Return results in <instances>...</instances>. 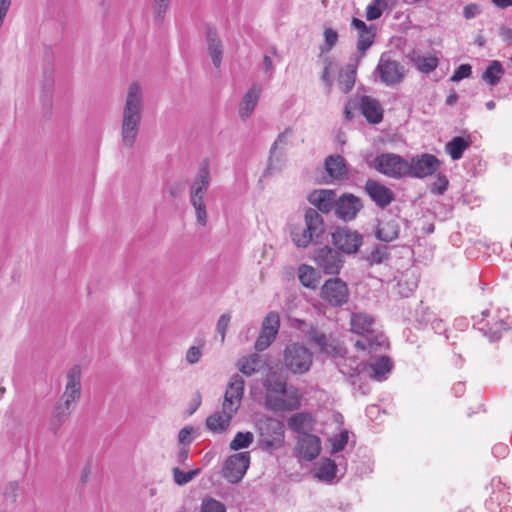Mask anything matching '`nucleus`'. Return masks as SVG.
<instances>
[{
	"mask_svg": "<svg viewBox=\"0 0 512 512\" xmlns=\"http://www.w3.org/2000/svg\"><path fill=\"white\" fill-rule=\"evenodd\" d=\"M325 232L326 225L322 215L312 207L304 208L301 220L289 223L291 241L297 248L320 243Z\"/></svg>",
	"mask_w": 512,
	"mask_h": 512,
	"instance_id": "f257e3e1",
	"label": "nucleus"
},
{
	"mask_svg": "<svg viewBox=\"0 0 512 512\" xmlns=\"http://www.w3.org/2000/svg\"><path fill=\"white\" fill-rule=\"evenodd\" d=\"M143 106L140 86L137 83L130 84L123 108L121 126L122 144L127 148H131L136 141L142 119Z\"/></svg>",
	"mask_w": 512,
	"mask_h": 512,
	"instance_id": "f03ea898",
	"label": "nucleus"
},
{
	"mask_svg": "<svg viewBox=\"0 0 512 512\" xmlns=\"http://www.w3.org/2000/svg\"><path fill=\"white\" fill-rule=\"evenodd\" d=\"M374 324V317L366 312L351 313V331L362 336V339L355 342L356 348L372 353L388 347L387 337L377 332L374 329Z\"/></svg>",
	"mask_w": 512,
	"mask_h": 512,
	"instance_id": "7ed1b4c3",
	"label": "nucleus"
},
{
	"mask_svg": "<svg viewBox=\"0 0 512 512\" xmlns=\"http://www.w3.org/2000/svg\"><path fill=\"white\" fill-rule=\"evenodd\" d=\"M210 186V171L207 164L202 165L195 175L190 186L189 200L196 214L197 224L206 226L207 210L204 201Z\"/></svg>",
	"mask_w": 512,
	"mask_h": 512,
	"instance_id": "20e7f679",
	"label": "nucleus"
},
{
	"mask_svg": "<svg viewBox=\"0 0 512 512\" xmlns=\"http://www.w3.org/2000/svg\"><path fill=\"white\" fill-rule=\"evenodd\" d=\"M260 448L267 452H272L281 448L285 439L284 423L278 419L266 417L260 419L257 423Z\"/></svg>",
	"mask_w": 512,
	"mask_h": 512,
	"instance_id": "39448f33",
	"label": "nucleus"
},
{
	"mask_svg": "<svg viewBox=\"0 0 512 512\" xmlns=\"http://www.w3.org/2000/svg\"><path fill=\"white\" fill-rule=\"evenodd\" d=\"M369 166L393 179L404 178L409 172L408 161L395 153H381L369 163Z\"/></svg>",
	"mask_w": 512,
	"mask_h": 512,
	"instance_id": "423d86ee",
	"label": "nucleus"
},
{
	"mask_svg": "<svg viewBox=\"0 0 512 512\" xmlns=\"http://www.w3.org/2000/svg\"><path fill=\"white\" fill-rule=\"evenodd\" d=\"M283 363L293 374H304L312 365V353L302 344L291 343L284 350Z\"/></svg>",
	"mask_w": 512,
	"mask_h": 512,
	"instance_id": "0eeeda50",
	"label": "nucleus"
},
{
	"mask_svg": "<svg viewBox=\"0 0 512 512\" xmlns=\"http://www.w3.org/2000/svg\"><path fill=\"white\" fill-rule=\"evenodd\" d=\"M331 241L341 254L354 255L363 245V235L347 226L336 227L331 234Z\"/></svg>",
	"mask_w": 512,
	"mask_h": 512,
	"instance_id": "6e6552de",
	"label": "nucleus"
},
{
	"mask_svg": "<svg viewBox=\"0 0 512 512\" xmlns=\"http://www.w3.org/2000/svg\"><path fill=\"white\" fill-rule=\"evenodd\" d=\"M313 260L320 271L329 275H338L345 262L343 255L329 246L317 248Z\"/></svg>",
	"mask_w": 512,
	"mask_h": 512,
	"instance_id": "1a4fd4ad",
	"label": "nucleus"
},
{
	"mask_svg": "<svg viewBox=\"0 0 512 512\" xmlns=\"http://www.w3.org/2000/svg\"><path fill=\"white\" fill-rule=\"evenodd\" d=\"M349 295L346 282L338 277L326 280L320 292L322 300L332 307H341L346 304Z\"/></svg>",
	"mask_w": 512,
	"mask_h": 512,
	"instance_id": "9d476101",
	"label": "nucleus"
},
{
	"mask_svg": "<svg viewBox=\"0 0 512 512\" xmlns=\"http://www.w3.org/2000/svg\"><path fill=\"white\" fill-rule=\"evenodd\" d=\"M375 73L378 74L381 83L386 86H393L404 79L406 70L398 61L391 59L386 54H382Z\"/></svg>",
	"mask_w": 512,
	"mask_h": 512,
	"instance_id": "9b49d317",
	"label": "nucleus"
},
{
	"mask_svg": "<svg viewBox=\"0 0 512 512\" xmlns=\"http://www.w3.org/2000/svg\"><path fill=\"white\" fill-rule=\"evenodd\" d=\"M363 207L360 197L352 193H343L336 198L334 216L343 222H351L357 218Z\"/></svg>",
	"mask_w": 512,
	"mask_h": 512,
	"instance_id": "f8f14e48",
	"label": "nucleus"
},
{
	"mask_svg": "<svg viewBox=\"0 0 512 512\" xmlns=\"http://www.w3.org/2000/svg\"><path fill=\"white\" fill-rule=\"evenodd\" d=\"M250 464V453L239 452L229 456L222 469V476L230 483L242 480Z\"/></svg>",
	"mask_w": 512,
	"mask_h": 512,
	"instance_id": "ddd939ff",
	"label": "nucleus"
},
{
	"mask_svg": "<svg viewBox=\"0 0 512 512\" xmlns=\"http://www.w3.org/2000/svg\"><path fill=\"white\" fill-rule=\"evenodd\" d=\"M279 327V314L275 311L269 312L262 322L260 333L255 341V349L259 352L266 350L275 340Z\"/></svg>",
	"mask_w": 512,
	"mask_h": 512,
	"instance_id": "4468645a",
	"label": "nucleus"
},
{
	"mask_svg": "<svg viewBox=\"0 0 512 512\" xmlns=\"http://www.w3.org/2000/svg\"><path fill=\"white\" fill-rule=\"evenodd\" d=\"M409 172L407 176L413 178H425L433 175L440 167L439 159L433 155L424 153L420 156L412 157L408 161Z\"/></svg>",
	"mask_w": 512,
	"mask_h": 512,
	"instance_id": "2eb2a0df",
	"label": "nucleus"
},
{
	"mask_svg": "<svg viewBox=\"0 0 512 512\" xmlns=\"http://www.w3.org/2000/svg\"><path fill=\"white\" fill-rule=\"evenodd\" d=\"M305 337L307 338L310 345L318 348L319 353L331 355L333 357L343 356L345 350L339 345L331 342L327 335L317 327L310 326L307 331H305Z\"/></svg>",
	"mask_w": 512,
	"mask_h": 512,
	"instance_id": "dca6fc26",
	"label": "nucleus"
},
{
	"mask_svg": "<svg viewBox=\"0 0 512 512\" xmlns=\"http://www.w3.org/2000/svg\"><path fill=\"white\" fill-rule=\"evenodd\" d=\"M81 396V368L79 365L72 366L67 373V383L64 393L59 402L67 404L75 409Z\"/></svg>",
	"mask_w": 512,
	"mask_h": 512,
	"instance_id": "f3484780",
	"label": "nucleus"
},
{
	"mask_svg": "<svg viewBox=\"0 0 512 512\" xmlns=\"http://www.w3.org/2000/svg\"><path fill=\"white\" fill-rule=\"evenodd\" d=\"M244 385V379L239 374L231 377L224 395L223 410H228L229 413L237 412L243 397Z\"/></svg>",
	"mask_w": 512,
	"mask_h": 512,
	"instance_id": "a211bd4d",
	"label": "nucleus"
},
{
	"mask_svg": "<svg viewBox=\"0 0 512 512\" xmlns=\"http://www.w3.org/2000/svg\"><path fill=\"white\" fill-rule=\"evenodd\" d=\"M352 28L358 32L357 50L360 54L355 58L357 62L364 57L365 52L372 46L376 37V28L374 25H367L359 18H353L351 21Z\"/></svg>",
	"mask_w": 512,
	"mask_h": 512,
	"instance_id": "6ab92c4d",
	"label": "nucleus"
},
{
	"mask_svg": "<svg viewBox=\"0 0 512 512\" xmlns=\"http://www.w3.org/2000/svg\"><path fill=\"white\" fill-rule=\"evenodd\" d=\"M364 191L379 208H386L394 199V192L374 179H368L364 185Z\"/></svg>",
	"mask_w": 512,
	"mask_h": 512,
	"instance_id": "aec40b11",
	"label": "nucleus"
},
{
	"mask_svg": "<svg viewBox=\"0 0 512 512\" xmlns=\"http://www.w3.org/2000/svg\"><path fill=\"white\" fill-rule=\"evenodd\" d=\"M337 194L331 189H317L309 193L307 199L319 213L334 212Z\"/></svg>",
	"mask_w": 512,
	"mask_h": 512,
	"instance_id": "412c9836",
	"label": "nucleus"
},
{
	"mask_svg": "<svg viewBox=\"0 0 512 512\" xmlns=\"http://www.w3.org/2000/svg\"><path fill=\"white\" fill-rule=\"evenodd\" d=\"M296 450L299 457L307 461H312L321 452V440L318 436L313 434L299 436Z\"/></svg>",
	"mask_w": 512,
	"mask_h": 512,
	"instance_id": "4be33fe9",
	"label": "nucleus"
},
{
	"mask_svg": "<svg viewBox=\"0 0 512 512\" xmlns=\"http://www.w3.org/2000/svg\"><path fill=\"white\" fill-rule=\"evenodd\" d=\"M393 368L391 359L387 356H380L365 362L364 376L374 380L382 381L387 378Z\"/></svg>",
	"mask_w": 512,
	"mask_h": 512,
	"instance_id": "5701e85b",
	"label": "nucleus"
},
{
	"mask_svg": "<svg viewBox=\"0 0 512 512\" xmlns=\"http://www.w3.org/2000/svg\"><path fill=\"white\" fill-rule=\"evenodd\" d=\"M292 134V130L290 128H286L283 132H281L274 143L272 144L269 152V159L267 168L265 171V175L271 174L275 169H278L282 163L283 152H278L279 146H285L288 143V137Z\"/></svg>",
	"mask_w": 512,
	"mask_h": 512,
	"instance_id": "b1692460",
	"label": "nucleus"
},
{
	"mask_svg": "<svg viewBox=\"0 0 512 512\" xmlns=\"http://www.w3.org/2000/svg\"><path fill=\"white\" fill-rule=\"evenodd\" d=\"M360 110L366 120L371 124H378L383 119V109L378 100L371 96H362Z\"/></svg>",
	"mask_w": 512,
	"mask_h": 512,
	"instance_id": "393cba45",
	"label": "nucleus"
},
{
	"mask_svg": "<svg viewBox=\"0 0 512 512\" xmlns=\"http://www.w3.org/2000/svg\"><path fill=\"white\" fill-rule=\"evenodd\" d=\"M266 406L274 411H291L298 409L300 406V397L296 389H292L289 394V399L286 400L281 397H266Z\"/></svg>",
	"mask_w": 512,
	"mask_h": 512,
	"instance_id": "a878e982",
	"label": "nucleus"
},
{
	"mask_svg": "<svg viewBox=\"0 0 512 512\" xmlns=\"http://www.w3.org/2000/svg\"><path fill=\"white\" fill-rule=\"evenodd\" d=\"M314 424L315 420L312 415L307 412L293 414L287 420L288 428L300 434V436L310 434L309 432L313 430Z\"/></svg>",
	"mask_w": 512,
	"mask_h": 512,
	"instance_id": "bb28decb",
	"label": "nucleus"
},
{
	"mask_svg": "<svg viewBox=\"0 0 512 512\" xmlns=\"http://www.w3.org/2000/svg\"><path fill=\"white\" fill-rule=\"evenodd\" d=\"M400 234V225L398 220L390 219V220H382L379 221L376 229H375V237L382 242H392L399 237Z\"/></svg>",
	"mask_w": 512,
	"mask_h": 512,
	"instance_id": "cd10ccee",
	"label": "nucleus"
},
{
	"mask_svg": "<svg viewBox=\"0 0 512 512\" xmlns=\"http://www.w3.org/2000/svg\"><path fill=\"white\" fill-rule=\"evenodd\" d=\"M73 410L67 404L58 401L51 412L49 430L56 435L63 424L69 419Z\"/></svg>",
	"mask_w": 512,
	"mask_h": 512,
	"instance_id": "c85d7f7f",
	"label": "nucleus"
},
{
	"mask_svg": "<svg viewBox=\"0 0 512 512\" xmlns=\"http://www.w3.org/2000/svg\"><path fill=\"white\" fill-rule=\"evenodd\" d=\"M325 171L334 180H341L347 176L346 160L341 155H329L325 159Z\"/></svg>",
	"mask_w": 512,
	"mask_h": 512,
	"instance_id": "c756f323",
	"label": "nucleus"
},
{
	"mask_svg": "<svg viewBox=\"0 0 512 512\" xmlns=\"http://www.w3.org/2000/svg\"><path fill=\"white\" fill-rule=\"evenodd\" d=\"M260 93L261 88L257 85H253L252 88L244 94L239 104V116L242 120H246L251 116L259 101Z\"/></svg>",
	"mask_w": 512,
	"mask_h": 512,
	"instance_id": "7c9ffc66",
	"label": "nucleus"
},
{
	"mask_svg": "<svg viewBox=\"0 0 512 512\" xmlns=\"http://www.w3.org/2000/svg\"><path fill=\"white\" fill-rule=\"evenodd\" d=\"M206 40L208 52L212 59L213 65L219 68L223 57V46L220 38L215 29L208 28L206 31Z\"/></svg>",
	"mask_w": 512,
	"mask_h": 512,
	"instance_id": "2f4dec72",
	"label": "nucleus"
},
{
	"mask_svg": "<svg viewBox=\"0 0 512 512\" xmlns=\"http://www.w3.org/2000/svg\"><path fill=\"white\" fill-rule=\"evenodd\" d=\"M359 62L355 59L354 63H348L340 72L338 76L339 89L344 93H349L354 85L357 74V67Z\"/></svg>",
	"mask_w": 512,
	"mask_h": 512,
	"instance_id": "473e14b6",
	"label": "nucleus"
},
{
	"mask_svg": "<svg viewBox=\"0 0 512 512\" xmlns=\"http://www.w3.org/2000/svg\"><path fill=\"white\" fill-rule=\"evenodd\" d=\"M263 386L268 392L284 395L287 393V381L281 372L270 371L267 373Z\"/></svg>",
	"mask_w": 512,
	"mask_h": 512,
	"instance_id": "72a5a7b5",
	"label": "nucleus"
},
{
	"mask_svg": "<svg viewBox=\"0 0 512 512\" xmlns=\"http://www.w3.org/2000/svg\"><path fill=\"white\" fill-rule=\"evenodd\" d=\"M479 331L486 336L490 342L498 341L502 337V331L509 330L510 325L503 319L495 321L493 324L484 323L482 325V321L478 323Z\"/></svg>",
	"mask_w": 512,
	"mask_h": 512,
	"instance_id": "f704fd0d",
	"label": "nucleus"
},
{
	"mask_svg": "<svg viewBox=\"0 0 512 512\" xmlns=\"http://www.w3.org/2000/svg\"><path fill=\"white\" fill-rule=\"evenodd\" d=\"M339 370L350 378L364 376L365 362L358 358H344L342 362H338Z\"/></svg>",
	"mask_w": 512,
	"mask_h": 512,
	"instance_id": "c9c22d12",
	"label": "nucleus"
},
{
	"mask_svg": "<svg viewBox=\"0 0 512 512\" xmlns=\"http://www.w3.org/2000/svg\"><path fill=\"white\" fill-rule=\"evenodd\" d=\"M234 414L222 409V413H215L206 419V426L212 432H222L228 428Z\"/></svg>",
	"mask_w": 512,
	"mask_h": 512,
	"instance_id": "e433bc0d",
	"label": "nucleus"
},
{
	"mask_svg": "<svg viewBox=\"0 0 512 512\" xmlns=\"http://www.w3.org/2000/svg\"><path fill=\"white\" fill-rule=\"evenodd\" d=\"M470 146L471 140L469 138L465 139L461 136H456L446 144L445 150L452 160H459L462 158L464 151Z\"/></svg>",
	"mask_w": 512,
	"mask_h": 512,
	"instance_id": "4c0bfd02",
	"label": "nucleus"
},
{
	"mask_svg": "<svg viewBox=\"0 0 512 512\" xmlns=\"http://www.w3.org/2000/svg\"><path fill=\"white\" fill-rule=\"evenodd\" d=\"M263 365L262 358L259 354H251L248 357H243L237 363L238 369L246 376H252L258 372Z\"/></svg>",
	"mask_w": 512,
	"mask_h": 512,
	"instance_id": "58836bf2",
	"label": "nucleus"
},
{
	"mask_svg": "<svg viewBox=\"0 0 512 512\" xmlns=\"http://www.w3.org/2000/svg\"><path fill=\"white\" fill-rule=\"evenodd\" d=\"M504 73L505 70L501 62L493 60L483 72L482 80L489 86H496L500 82Z\"/></svg>",
	"mask_w": 512,
	"mask_h": 512,
	"instance_id": "ea45409f",
	"label": "nucleus"
},
{
	"mask_svg": "<svg viewBox=\"0 0 512 512\" xmlns=\"http://www.w3.org/2000/svg\"><path fill=\"white\" fill-rule=\"evenodd\" d=\"M298 278L300 283L310 289H315L319 284V275L312 266L302 264L298 269Z\"/></svg>",
	"mask_w": 512,
	"mask_h": 512,
	"instance_id": "a19ab883",
	"label": "nucleus"
},
{
	"mask_svg": "<svg viewBox=\"0 0 512 512\" xmlns=\"http://www.w3.org/2000/svg\"><path fill=\"white\" fill-rule=\"evenodd\" d=\"M411 60L415 64L417 69L424 74H429V73L433 72L439 64L438 58L436 56H432V55H429V56L417 55V56H413L411 58Z\"/></svg>",
	"mask_w": 512,
	"mask_h": 512,
	"instance_id": "79ce46f5",
	"label": "nucleus"
},
{
	"mask_svg": "<svg viewBox=\"0 0 512 512\" xmlns=\"http://www.w3.org/2000/svg\"><path fill=\"white\" fill-rule=\"evenodd\" d=\"M337 465L331 459H325L317 468L316 477L322 481L332 482L336 476Z\"/></svg>",
	"mask_w": 512,
	"mask_h": 512,
	"instance_id": "37998d69",
	"label": "nucleus"
},
{
	"mask_svg": "<svg viewBox=\"0 0 512 512\" xmlns=\"http://www.w3.org/2000/svg\"><path fill=\"white\" fill-rule=\"evenodd\" d=\"M389 249L385 245H375L365 257L370 265L381 264L389 258Z\"/></svg>",
	"mask_w": 512,
	"mask_h": 512,
	"instance_id": "c03bdc74",
	"label": "nucleus"
},
{
	"mask_svg": "<svg viewBox=\"0 0 512 512\" xmlns=\"http://www.w3.org/2000/svg\"><path fill=\"white\" fill-rule=\"evenodd\" d=\"M200 469H194L187 472L182 471L178 467L172 469L173 480L179 486H184L192 481L199 473Z\"/></svg>",
	"mask_w": 512,
	"mask_h": 512,
	"instance_id": "a18cd8bd",
	"label": "nucleus"
},
{
	"mask_svg": "<svg viewBox=\"0 0 512 512\" xmlns=\"http://www.w3.org/2000/svg\"><path fill=\"white\" fill-rule=\"evenodd\" d=\"M253 439L254 436L251 432H237L230 442L229 448L234 451L247 448L253 442Z\"/></svg>",
	"mask_w": 512,
	"mask_h": 512,
	"instance_id": "49530a36",
	"label": "nucleus"
},
{
	"mask_svg": "<svg viewBox=\"0 0 512 512\" xmlns=\"http://www.w3.org/2000/svg\"><path fill=\"white\" fill-rule=\"evenodd\" d=\"M200 512H226V507L222 502L208 497L202 500Z\"/></svg>",
	"mask_w": 512,
	"mask_h": 512,
	"instance_id": "de8ad7c7",
	"label": "nucleus"
},
{
	"mask_svg": "<svg viewBox=\"0 0 512 512\" xmlns=\"http://www.w3.org/2000/svg\"><path fill=\"white\" fill-rule=\"evenodd\" d=\"M449 181L445 175H438L436 181L431 184L430 191L436 195H442L447 190Z\"/></svg>",
	"mask_w": 512,
	"mask_h": 512,
	"instance_id": "09e8293b",
	"label": "nucleus"
},
{
	"mask_svg": "<svg viewBox=\"0 0 512 512\" xmlns=\"http://www.w3.org/2000/svg\"><path fill=\"white\" fill-rule=\"evenodd\" d=\"M53 87H54V80L51 76L45 75L44 79L42 81V93L44 97V102L47 104H50L52 93H53Z\"/></svg>",
	"mask_w": 512,
	"mask_h": 512,
	"instance_id": "8fccbe9b",
	"label": "nucleus"
},
{
	"mask_svg": "<svg viewBox=\"0 0 512 512\" xmlns=\"http://www.w3.org/2000/svg\"><path fill=\"white\" fill-rule=\"evenodd\" d=\"M348 432L342 431L336 435L332 440V452L337 453L342 451L348 443Z\"/></svg>",
	"mask_w": 512,
	"mask_h": 512,
	"instance_id": "3c124183",
	"label": "nucleus"
},
{
	"mask_svg": "<svg viewBox=\"0 0 512 512\" xmlns=\"http://www.w3.org/2000/svg\"><path fill=\"white\" fill-rule=\"evenodd\" d=\"M325 47H322V52L329 51L337 42L338 34L332 28H327L324 31Z\"/></svg>",
	"mask_w": 512,
	"mask_h": 512,
	"instance_id": "603ef678",
	"label": "nucleus"
},
{
	"mask_svg": "<svg viewBox=\"0 0 512 512\" xmlns=\"http://www.w3.org/2000/svg\"><path fill=\"white\" fill-rule=\"evenodd\" d=\"M472 73V67L470 64H461L451 77V81L458 82L464 78H468Z\"/></svg>",
	"mask_w": 512,
	"mask_h": 512,
	"instance_id": "864d4df0",
	"label": "nucleus"
},
{
	"mask_svg": "<svg viewBox=\"0 0 512 512\" xmlns=\"http://www.w3.org/2000/svg\"><path fill=\"white\" fill-rule=\"evenodd\" d=\"M170 0H154V13L156 21H162L169 7Z\"/></svg>",
	"mask_w": 512,
	"mask_h": 512,
	"instance_id": "5fc2aeb1",
	"label": "nucleus"
},
{
	"mask_svg": "<svg viewBox=\"0 0 512 512\" xmlns=\"http://www.w3.org/2000/svg\"><path fill=\"white\" fill-rule=\"evenodd\" d=\"M229 322H230L229 314H222L217 321L216 330L221 335L222 342L225 339V334H226Z\"/></svg>",
	"mask_w": 512,
	"mask_h": 512,
	"instance_id": "6e6d98bb",
	"label": "nucleus"
},
{
	"mask_svg": "<svg viewBox=\"0 0 512 512\" xmlns=\"http://www.w3.org/2000/svg\"><path fill=\"white\" fill-rule=\"evenodd\" d=\"M202 356V351L200 347L192 346L188 349L186 353V360L190 364H196L199 362Z\"/></svg>",
	"mask_w": 512,
	"mask_h": 512,
	"instance_id": "4d7b16f0",
	"label": "nucleus"
},
{
	"mask_svg": "<svg viewBox=\"0 0 512 512\" xmlns=\"http://www.w3.org/2000/svg\"><path fill=\"white\" fill-rule=\"evenodd\" d=\"M481 13L480 5L471 3L463 8V15L466 19H473Z\"/></svg>",
	"mask_w": 512,
	"mask_h": 512,
	"instance_id": "13d9d810",
	"label": "nucleus"
},
{
	"mask_svg": "<svg viewBox=\"0 0 512 512\" xmlns=\"http://www.w3.org/2000/svg\"><path fill=\"white\" fill-rule=\"evenodd\" d=\"M383 9L369 4L366 8V19L368 21L377 20L382 16Z\"/></svg>",
	"mask_w": 512,
	"mask_h": 512,
	"instance_id": "bf43d9fd",
	"label": "nucleus"
},
{
	"mask_svg": "<svg viewBox=\"0 0 512 512\" xmlns=\"http://www.w3.org/2000/svg\"><path fill=\"white\" fill-rule=\"evenodd\" d=\"M508 452V446L503 443H498L492 448V453L496 458H505L508 455Z\"/></svg>",
	"mask_w": 512,
	"mask_h": 512,
	"instance_id": "052dcab7",
	"label": "nucleus"
},
{
	"mask_svg": "<svg viewBox=\"0 0 512 512\" xmlns=\"http://www.w3.org/2000/svg\"><path fill=\"white\" fill-rule=\"evenodd\" d=\"M193 429L190 427H184L179 431L178 441L181 444L190 443L192 441L191 434Z\"/></svg>",
	"mask_w": 512,
	"mask_h": 512,
	"instance_id": "680f3d73",
	"label": "nucleus"
},
{
	"mask_svg": "<svg viewBox=\"0 0 512 512\" xmlns=\"http://www.w3.org/2000/svg\"><path fill=\"white\" fill-rule=\"evenodd\" d=\"M189 457V448L182 447L177 454V461L180 464H185Z\"/></svg>",
	"mask_w": 512,
	"mask_h": 512,
	"instance_id": "e2e57ef3",
	"label": "nucleus"
},
{
	"mask_svg": "<svg viewBox=\"0 0 512 512\" xmlns=\"http://www.w3.org/2000/svg\"><path fill=\"white\" fill-rule=\"evenodd\" d=\"M321 79L325 83V85L328 87V90L330 91L332 84H333V80L330 76L329 68L327 66L324 68Z\"/></svg>",
	"mask_w": 512,
	"mask_h": 512,
	"instance_id": "0e129e2a",
	"label": "nucleus"
},
{
	"mask_svg": "<svg viewBox=\"0 0 512 512\" xmlns=\"http://www.w3.org/2000/svg\"><path fill=\"white\" fill-rule=\"evenodd\" d=\"M452 390L456 397H460L463 395V393L465 391V384L463 382H458V383L454 384Z\"/></svg>",
	"mask_w": 512,
	"mask_h": 512,
	"instance_id": "69168bd1",
	"label": "nucleus"
},
{
	"mask_svg": "<svg viewBox=\"0 0 512 512\" xmlns=\"http://www.w3.org/2000/svg\"><path fill=\"white\" fill-rule=\"evenodd\" d=\"M263 67H264L265 72H270L273 70L272 60L268 55H265L263 57Z\"/></svg>",
	"mask_w": 512,
	"mask_h": 512,
	"instance_id": "338daca9",
	"label": "nucleus"
},
{
	"mask_svg": "<svg viewBox=\"0 0 512 512\" xmlns=\"http://www.w3.org/2000/svg\"><path fill=\"white\" fill-rule=\"evenodd\" d=\"M497 7L507 8L512 6V0H491Z\"/></svg>",
	"mask_w": 512,
	"mask_h": 512,
	"instance_id": "774afa93",
	"label": "nucleus"
}]
</instances>
